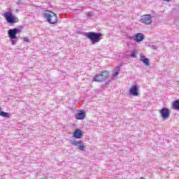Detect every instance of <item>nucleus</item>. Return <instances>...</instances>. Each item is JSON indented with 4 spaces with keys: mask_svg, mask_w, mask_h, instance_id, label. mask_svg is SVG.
<instances>
[{
    "mask_svg": "<svg viewBox=\"0 0 179 179\" xmlns=\"http://www.w3.org/2000/svg\"><path fill=\"white\" fill-rule=\"evenodd\" d=\"M44 16L50 24H55V23H58V17L57 16V14L54 13L52 11L45 10Z\"/></svg>",
    "mask_w": 179,
    "mask_h": 179,
    "instance_id": "f257e3e1",
    "label": "nucleus"
},
{
    "mask_svg": "<svg viewBox=\"0 0 179 179\" xmlns=\"http://www.w3.org/2000/svg\"><path fill=\"white\" fill-rule=\"evenodd\" d=\"M110 78V71L105 70L99 74H96L94 78V82H104L106 79Z\"/></svg>",
    "mask_w": 179,
    "mask_h": 179,
    "instance_id": "f03ea898",
    "label": "nucleus"
},
{
    "mask_svg": "<svg viewBox=\"0 0 179 179\" xmlns=\"http://www.w3.org/2000/svg\"><path fill=\"white\" fill-rule=\"evenodd\" d=\"M87 38L91 40V41H96L99 43L100 41V38L101 37V33H94V32H89L86 34Z\"/></svg>",
    "mask_w": 179,
    "mask_h": 179,
    "instance_id": "7ed1b4c3",
    "label": "nucleus"
},
{
    "mask_svg": "<svg viewBox=\"0 0 179 179\" xmlns=\"http://www.w3.org/2000/svg\"><path fill=\"white\" fill-rule=\"evenodd\" d=\"M3 17H5L8 23H10L11 24L16 23V19L13 16V13L10 11L4 13Z\"/></svg>",
    "mask_w": 179,
    "mask_h": 179,
    "instance_id": "20e7f679",
    "label": "nucleus"
},
{
    "mask_svg": "<svg viewBox=\"0 0 179 179\" xmlns=\"http://www.w3.org/2000/svg\"><path fill=\"white\" fill-rule=\"evenodd\" d=\"M140 22L144 24H152V15H144L141 17Z\"/></svg>",
    "mask_w": 179,
    "mask_h": 179,
    "instance_id": "39448f33",
    "label": "nucleus"
},
{
    "mask_svg": "<svg viewBox=\"0 0 179 179\" xmlns=\"http://www.w3.org/2000/svg\"><path fill=\"white\" fill-rule=\"evenodd\" d=\"M17 33H19V29H17L16 28L9 29L8 31V37L11 40H15V38H16V35L17 34Z\"/></svg>",
    "mask_w": 179,
    "mask_h": 179,
    "instance_id": "423d86ee",
    "label": "nucleus"
},
{
    "mask_svg": "<svg viewBox=\"0 0 179 179\" xmlns=\"http://www.w3.org/2000/svg\"><path fill=\"white\" fill-rule=\"evenodd\" d=\"M160 114L162 117V118H164L165 120L169 118L170 117V110H169L168 108H162L160 110Z\"/></svg>",
    "mask_w": 179,
    "mask_h": 179,
    "instance_id": "0eeeda50",
    "label": "nucleus"
},
{
    "mask_svg": "<svg viewBox=\"0 0 179 179\" xmlns=\"http://www.w3.org/2000/svg\"><path fill=\"white\" fill-rule=\"evenodd\" d=\"M72 145L74 146H78L79 150H85V145H83V142L82 141H73L72 142Z\"/></svg>",
    "mask_w": 179,
    "mask_h": 179,
    "instance_id": "6e6552de",
    "label": "nucleus"
},
{
    "mask_svg": "<svg viewBox=\"0 0 179 179\" xmlns=\"http://www.w3.org/2000/svg\"><path fill=\"white\" fill-rule=\"evenodd\" d=\"M129 93L132 96H138V86L132 85L129 90Z\"/></svg>",
    "mask_w": 179,
    "mask_h": 179,
    "instance_id": "1a4fd4ad",
    "label": "nucleus"
},
{
    "mask_svg": "<svg viewBox=\"0 0 179 179\" xmlns=\"http://www.w3.org/2000/svg\"><path fill=\"white\" fill-rule=\"evenodd\" d=\"M86 117V112L83 110H80L79 113L76 115V120H85Z\"/></svg>",
    "mask_w": 179,
    "mask_h": 179,
    "instance_id": "9d476101",
    "label": "nucleus"
},
{
    "mask_svg": "<svg viewBox=\"0 0 179 179\" xmlns=\"http://www.w3.org/2000/svg\"><path fill=\"white\" fill-rule=\"evenodd\" d=\"M83 135V132L80 129H76L73 133V136L76 138V139H80Z\"/></svg>",
    "mask_w": 179,
    "mask_h": 179,
    "instance_id": "9b49d317",
    "label": "nucleus"
},
{
    "mask_svg": "<svg viewBox=\"0 0 179 179\" xmlns=\"http://www.w3.org/2000/svg\"><path fill=\"white\" fill-rule=\"evenodd\" d=\"M140 61H142L145 66H149V59L146 58L143 55H140Z\"/></svg>",
    "mask_w": 179,
    "mask_h": 179,
    "instance_id": "f8f14e48",
    "label": "nucleus"
},
{
    "mask_svg": "<svg viewBox=\"0 0 179 179\" xmlns=\"http://www.w3.org/2000/svg\"><path fill=\"white\" fill-rule=\"evenodd\" d=\"M145 38V35L138 33L136 35V41H137V43H139V41H142V40H143Z\"/></svg>",
    "mask_w": 179,
    "mask_h": 179,
    "instance_id": "ddd939ff",
    "label": "nucleus"
},
{
    "mask_svg": "<svg viewBox=\"0 0 179 179\" xmlns=\"http://www.w3.org/2000/svg\"><path fill=\"white\" fill-rule=\"evenodd\" d=\"M172 107L175 110H179V100L174 101L173 102Z\"/></svg>",
    "mask_w": 179,
    "mask_h": 179,
    "instance_id": "4468645a",
    "label": "nucleus"
},
{
    "mask_svg": "<svg viewBox=\"0 0 179 179\" xmlns=\"http://www.w3.org/2000/svg\"><path fill=\"white\" fill-rule=\"evenodd\" d=\"M0 116L3 117L4 118H9V117H10V115H9L8 113L0 110Z\"/></svg>",
    "mask_w": 179,
    "mask_h": 179,
    "instance_id": "2eb2a0df",
    "label": "nucleus"
},
{
    "mask_svg": "<svg viewBox=\"0 0 179 179\" xmlns=\"http://www.w3.org/2000/svg\"><path fill=\"white\" fill-rule=\"evenodd\" d=\"M138 53V52L136 51V50H134L131 51V53L130 55L131 58H136V54Z\"/></svg>",
    "mask_w": 179,
    "mask_h": 179,
    "instance_id": "dca6fc26",
    "label": "nucleus"
},
{
    "mask_svg": "<svg viewBox=\"0 0 179 179\" xmlns=\"http://www.w3.org/2000/svg\"><path fill=\"white\" fill-rule=\"evenodd\" d=\"M120 69H117V71L115 72V73L113 74V77H112V79L114 80L115 79V76H118V75H120Z\"/></svg>",
    "mask_w": 179,
    "mask_h": 179,
    "instance_id": "f3484780",
    "label": "nucleus"
},
{
    "mask_svg": "<svg viewBox=\"0 0 179 179\" xmlns=\"http://www.w3.org/2000/svg\"><path fill=\"white\" fill-rule=\"evenodd\" d=\"M22 40H23V41H24V43H29V38H26V37H24L23 38H22Z\"/></svg>",
    "mask_w": 179,
    "mask_h": 179,
    "instance_id": "a211bd4d",
    "label": "nucleus"
},
{
    "mask_svg": "<svg viewBox=\"0 0 179 179\" xmlns=\"http://www.w3.org/2000/svg\"><path fill=\"white\" fill-rule=\"evenodd\" d=\"M12 44H13V45H15V41H12Z\"/></svg>",
    "mask_w": 179,
    "mask_h": 179,
    "instance_id": "6ab92c4d",
    "label": "nucleus"
},
{
    "mask_svg": "<svg viewBox=\"0 0 179 179\" xmlns=\"http://www.w3.org/2000/svg\"><path fill=\"white\" fill-rule=\"evenodd\" d=\"M140 179H146V178H143V177H141Z\"/></svg>",
    "mask_w": 179,
    "mask_h": 179,
    "instance_id": "aec40b11",
    "label": "nucleus"
},
{
    "mask_svg": "<svg viewBox=\"0 0 179 179\" xmlns=\"http://www.w3.org/2000/svg\"><path fill=\"white\" fill-rule=\"evenodd\" d=\"M0 111H1V107H0Z\"/></svg>",
    "mask_w": 179,
    "mask_h": 179,
    "instance_id": "412c9836",
    "label": "nucleus"
}]
</instances>
